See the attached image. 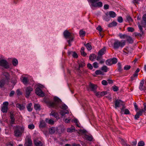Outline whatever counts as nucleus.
<instances>
[{
	"label": "nucleus",
	"instance_id": "1",
	"mask_svg": "<svg viewBox=\"0 0 146 146\" xmlns=\"http://www.w3.org/2000/svg\"><path fill=\"white\" fill-rule=\"evenodd\" d=\"M62 101L58 98L56 96L54 98V101H49L47 102V104L50 108L58 109L59 108L63 110L68 109L67 106L65 104H63L60 106Z\"/></svg>",
	"mask_w": 146,
	"mask_h": 146
},
{
	"label": "nucleus",
	"instance_id": "2",
	"mask_svg": "<svg viewBox=\"0 0 146 146\" xmlns=\"http://www.w3.org/2000/svg\"><path fill=\"white\" fill-rule=\"evenodd\" d=\"M10 80V75L8 72H4L2 75V78L0 80V88H2L5 84H8Z\"/></svg>",
	"mask_w": 146,
	"mask_h": 146
},
{
	"label": "nucleus",
	"instance_id": "3",
	"mask_svg": "<svg viewBox=\"0 0 146 146\" xmlns=\"http://www.w3.org/2000/svg\"><path fill=\"white\" fill-rule=\"evenodd\" d=\"M25 130L23 126H16L14 131V135L15 137H19L21 136Z\"/></svg>",
	"mask_w": 146,
	"mask_h": 146
},
{
	"label": "nucleus",
	"instance_id": "4",
	"mask_svg": "<svg viewBox=\"0 0 146 146\" xmlns=\"http://www.w3.org/2000/svg\"><path fill=\"white\" fill-rule=\"evenodd\" d=\"M126 41L124 40L119 41L115 40L113 43V47L115 49H118L119 48H122L125 45Z\"/></svg>",
	"mask_w": 146,
	"mask_h": 146
},
{
	"label": "nucleus",
	"instance_id": "5",
	"mask_svg": "<svg viewBox=\"0 0 146 146\" xmlns=\"http://www.w3.org/2000/svg\"><path fill=\"white\" fill-rule=\"evenodd\" d=\"M63 34L64 37L66 38H68L69 39L68 40V45L69 46H70V42L72 41L73 39V36H72V33L67 30L65 31L64 33Z\"/></svg>",
	"mask_w": 146,
	"mask_h": 146
},
{
	"label": "nucleus",
	"instance_id": "6",
	"mask_svg": "<svg viewBox=\"0 0 146 146\" xmlns=\"http://www.w3.org/2000/svg\"><path fill=\"white\" fill-rule=\"evenodd\" d=\"M99 1V0H89V1L92 3L91 7L92 9H93L94 7H101L102 6V3L101 2L96 3Z\"/></svg>",
	"mask_w": 146,
	"mask_h": 146
},
{
	"label": "nucleus",
	"instance_id": "7",
	"mask_svg": "<svg viewBox=\"0 0 146 146\" xmlns=\"http://www.w3.org/2000/svg\"><path fill=\"white\" fill-rule=\"evenodd\" d=\"M78 64L79 65V67L78 68L75 67V70L77 71V72L79 74H82V72L81 71V70L80 69V68H83L84 67L85 65V63L82 62H78Z\"/></svg>",
	"mask_w": 146,
	"mask_h": 146
},
{
	"label": "nucleus",
	"instance_id": "8",
	"mask_svg": "<svg viewBox=\"0 0 146 146\" xmlns=\"http://www.w3.org/2000/svg\"><path fill=\"white\" fill-rule=\"evenodd\" d=\"M0 66L5 68L7 69L9 68V65L7 61L5 60L2 59L0 61Z\"/></svg>",
	"mask_w": 146,
	"mask_h": 146
},
{
	"label": "nucleus",
	"instance_id": "9",
	"mask_svg": "<svg viewBox=\"0 0 146 146\" xmlns=\"http://www.w3.org/2000/svg\"><path fill=\"white\" fill-rule=\"evenodd\" d=\"M115 109L117 108L121 107V106H123L124 102L123 101L120 100H117L115 101Z\"/></svg>",
	"mask_w": 146,
	"mask_h": 146
},
{
	"label": "nucleus",
	"instance_id": "10",
	"mask_svg": "<svg viewBox=\"0 0 146 146\" xmlns=\"http://www.w3.org/2000/svg\"><path fill=\"white\" fill-rule=\"evenodd\" d=\"M33 90V88L31 86H29L27 87L25 90V96L26 98H28L29 97L31 92Z\"/></svg>",
	"mask_w": 146,
	"mask_h": 146
},
{
	"label": "nucleus",
	"instance_id": "11",
	"mask_svg": "<svg viewBox=\"0 0 146 146\" xmlns=\"http://www.w3.org/2000/svg\"><path fill=\"white\" fill-rule=\"evenodd\" d=\"M35 93L38 96L43 97L44 94L41 89L39 88H37L35 90Z\"/></svg>",
	"mask_w": 146,
	"mask_h": 146
},
{
	"label": "nucleus",
	"instance_id": "12",
	"mask_svg": "<svg viewBox=\"0 0 146 146\" xmlns=\"http://www.w3.org/2000/svg\"><path fill=\"white\" fill-rule=\"evenodd\" d=\"M89 87L91 91L94 92V93H96L97 87V85L90 83L89 85Z\"/></svg>",
	"mask_w": 146,
	"mask_h": 146
},
{
	"label": "nucleus",
	"instance_id": "13",
	"mask_svg": "<svg viewBox=\"0 0 146 146\" xmlns=\"http://www.w3.org/2000/svg\"><path fill=\"white\" fill-rule=\"evenodd\" d=\"M144 112L143 110L142 109L140 110L139 111L137 112L135 116V119H137L139 117L142 115V113Z\"/></svg>",
	"mask_w": 146,
	"mask_h": 146
},
{
	"label": "nucleus",
	"instance_id": "14",
	"mask_svg": "<svg viewBox=\"0 0 146 146\" xmlns=\"http://www.w3.org/2000/svg\"><path fill=\"white\" fill-rule=\"evenodd\" d=\"M83 138L89 141H92L93 138L92 135H88L86 134L84 135H83Z\"/></svg>",
	"mask_w": 146,
	"mask_h": 146
},
{
	"label": "nucleus",
	"instance_id": "15",
	"mask_svg": "<svg viewBox=\"0 0 146 146\" xmlns=\"http://www.w3.org/2000/svg\"><path fill=\"white\" fill-rule=\"evenodd\" d=\"M10 118L11 119V123L12 124H13L15 122V119L14 117V115L13 113L11 112L10 113Z\"/></svg>",
	"mask_w": 146,
	"mask_h": 146
},
{
	"label": "nucleus",
	"instance_id": "16",
	"mask_svg": "<svg viewBox=\"0 0 146 146\" xmlns=\"http://www.w3.org/2000/svg\"><path fill=\"white\" fill-rule=\"evenodd\" d=\"M34 143L36 146H42V144L41 142L37 139L34 140Z\"/></svg>",
	"mask_w": 146,
	"mask_h": 146
},
{
	"label": "nucleus",
	"instance_id": "17",
	"mask_svg": "<svg viewBox=\"0 0 146 146\" xmlns=\"http://www.w3.org/2000/svg\"><path fill=\"white\" fill-rule=\"evenodd\" d=\"M46 127V124L45 122L43 120L41 121L39 125L40 128L41 129H42L45 128Z\"/></svg>",
	"mask_w": 146,
	"mask_h": 146
},
{
	"label": "nucleus",
	"instance_id": "18",
	"mask_svg": "<svg viewBox=\"0 0 146 146\" xmlns=\"http://www.w3.org/2000/svg\"><path fill=\"white\" fill-rule=\"evenodd\" d=\"M32 144L31 140L30 139H28L25 144V146H32Z\"/></svg>",
	"mask_w": 146,
	"mask_h": 146
},
{
	"label": "nucleus",
	"instance_id": "19",
	"mask_svg": "<svg viewBox=\"0 0 146 146\" xmlns=\"http://www.w3.org/2000/svg\"><path fill=\"white\" fill-rule=\"evenodd\" d=\"M50 115L53 116L56 119H58L59 118L58 113L57 112H55L53 111L51 112V113H50Z\"/></svg>",
	"mask_w": 146,
	"mask_h": 146
},
{
	"label": "nucleus",
	"instance_id": "20",
	"mask_svg": "<svg viewBox=\"0 0 146 146\" xmlns=\"http://www.w3.org/2000/svg\"><path fill=\"white\" fill-rule=\"evenodd\" d=\"M106 49L105 47H104L101 49L98 52V54L99 55H102L105 52Z\"/></svg>",
	"mask_w": 146,
	"mask_h": 146
},
{
	"label": "nucleus",
	"instance_id": "21",
	"mask_svg": "<svg viewBox=\"0 0 146 146\" xmlns=\"http://www.w3.org/2000/svg\"><path fill=\"white\" fill-rule=\"evenodd\" d=\"M16 106L21 110H23L25 108V106L23 104L17 103L16 104Z\"/></svg>",
	"mask_w": 146,
	"mask_h": 146
},
{
	"label": "nucleus",
	"instance_id": "22",
	"mask_svg": "<svg viewBox=\"0 0 146 146\" xmlns=\"http://www.w3.org/2000/svg\"><path fill=\"white\" fill-rule=\"evenodd\" d=\"M32 105V104L31 103H30L27 105V108L28 111H32L33 110L31 107Z\"/></svg>",
	"mask_w": 146,
	"mask_h": 146
},
{
	"label": "nucleus",
	"instance_id": "23",
	"mask_svg": "<svg viewBox=\"0 0 146 146\" xmlns=\"http://www.w3.org/2000/svg\"><path fill=\"white\" fill-rule=\"evenodd\" d=\"M84 45L88 50H90L92 49V47L90 43H87V44H84Z\"/></svg>",
	"mask_w": 146,
	"mask_h": 146
},
{
	"label": "nucleus",
	"instance_id": "24",
	"mask_svg": "<svg viewBox=\"0 0 146 146\" xmlns=\"http://www.w3.org/2000/svg\"><path fill=\"white\" fill-rule=\"evenodd\" d=\"M101 70L104 72H106L108 70V68L106 66L104 65L102 67Z\"/></svg>",
	"mask_w": 146,
	"mask_h": 146
},
{
	"label": "nucleus",
	"instance_id": "25",
	"mask_svg": "<svg viewBox=\"0 0 146 146\" xmlns=\"http://www.w3.org/2000/svg\"><path fill=\"white\" fill-rule=\"evenodd\" d=\"M126 39L127 41L129 43H132L133 42V40L131 37L129 36H128L126 38Z\"/></svg>",
	"mask_w": 146,
	"mask_h": 146
},
{
	"label": "nucleus",
	"instance_id": "26",
	"mask_svg": "<svg viewBox=\"0 0 146 146\" xmlns=\"http://www.w3.org/2000/svg\"><path fill=\"white\" fill-rule=\"evenodd\" d=\"M60 113L62 116H63L66 114H68L69 113V112L67 110H66V111L63 110H61L60 112Z\"/></svg>",
	"mask_w": 146,
	"mask_h": 146
},
{
	"label": "nucleus",
	"instance_id": "27",
	"mask_svg": "<svg viewBox=\"0 0 146 146\" xmlns=\"http://www.w3.org/2000/svg\"><path fill=\"white\" fill-rule=\"evenodd\" d=\"M144 82L143 80H142L141 81L140 84H139V89L141 90L142 91L143 90V85L144 84Z\"/></svg>",
	"mask_w": 146,
	"mask_h": 146
},
{
	"label": "nucleus",
	"instance_id": "28",
	"mask_svg": "<svg viewBox=\"0 0 146 146\" xmlns=\"http://www.w3.org/2000/svg\"><path fill=\"white\" fill-rule=\"evenodd\" d=\"M138 75V74L134 73L133 75L131 77V80L133 81L135 80L137 78Z\"/></svg>",
	"mask_w": 146,
	"mask_h": 146
},
{
	"label": "nucleus",
	"instance_id": "29",
	"mask_svg": "<svg viewBox=\"0 0 146 146\" xmlns=\"http://www.w3.org/2000/svg\"><path fill=\"white\" fill-rule=\"evenodd\" d=\"M110 16L112 18H114L116 16V14L115 12L113 11H110L109 13Z\"/></svg>",
	"mask_w": 146,
	"mask_h": 146
},
{
	"label": "nucleus",
	"instance_id": "30",
	"mask_svg": "<svg viewBox=\"0 0 146 146\" xmlns=\"http://www.w3.org/2000/svg\"><path fill=\"white\" fill-rule=\"evenodd\" d=\"M8 110V107L3 106L2 107L1 111L3 113H7Z\"/></svg>",
	"mask_w": 146,
	"mask_h": 146
},
{
	"label": "nucleus",
	"instance_id": "31",
	"mask_svg": "<svg viewBox=\"0 0 146 146\" xmlns=\"http://www.w3.org/2000/svg\"><path fill=\"white\" fill-rule=\"evenodd\" d=\"M22 82L25 85L28 84V79L27 77H24L22 80Z\"/></svg>",
	"mask_w": 146,
	"mask_h": 146
},
{
	"label": "nucleus",
	"instance_id": "32",
	"mask_svg": "<svg viewBox=\"0 0 146 146\" xmlns=\"http://www.w3.org/2000/svg\"><path fill=\"white\" fill-rule=\"evenodd\" d=\"M96 58V56L94 54H92L89 56V59L92 61H93Z\"/></svg>",
	"mask_w": 146,
	"mask_h": 146
},
{
	"label": "nucleus",
	"instance_id": "33",
	"mask_svg": "<svg viewBox=\"0 0 146 146\" xmlns=\"http://www.w3.org/2000/svg\"><path fill=\"white\" fill-rule=\"evenodd\" d=\"M49 133L51 134L54 133L55 131V129L54 127H52L49 129Z\"/></svg>",
	"mask_w": 146,
	"mask_h": 146
},
{
	"label": "nucleus",
	"instance_id": "34",
	"mask_svg": "<svg viewBox=\"0 0 146 146\" xmlns=\"http://www.w3.org/2000/svg\"><path fill=\"white\" fill-rule=\"evenodd\" d=\"M46 122L50 124H53L54 123L53 120L51 119H48L46 118Z\"/></svg>",
	"mask_w": 146,
	"mask_h": 146
},
{
	"label": "nucleus",
	"instance_id": "35",
	"mask_svg": "<svg viewBox=\"0 0 146 146\" xmlns=\"http://www.w3.org/2000/svg\"><path fill=\"white\" fill-rule=\"evenodd\" d=\"M71 53H73L72 56L74 58H78V55L77 54V53L75 52H73L72 51L69 52H68V54H71Z\"/></svg>",
	"mask_w": 146,
	"mask_h": 146
},
{
	"label": "nucleus",
	"instance_id": "36",
	"mask_svg": "<svg viewBox=\"0 0 146 146\" xmlns=\"http://www.w3.org/2000/svg\"><path fill=\"white\" fill-rule=\"evenodd\" d=\"M117 23L116 22L113 21L112 23H110L108 25V27H111L113 26H115L117 25Z\"/></svg>",
	"mask_w": 146,
	"mask_h": 146
},
{
	"label": "nucleus",
	"instance_id": "37",
	"mask_svg": "<svg viewBox=\"0 0 146 146\" xmlns=\"http://www.w3.org/2000/svg\"><path fill=\"white\" fill-rule=\"evenodd\" d=\"M111 59L112 64H116L117 62V59L115 58H113Z\"/></svg>",
	"mask_w": 146,
	"mask_h": 146
},
{
	"label": "nucleus",
	"instance_id": "38",
	"mask_svg": "<svg viewBox=\"0 0 146 146\" xmlns=\"http://www.w3.org/2000/svg\"><path fill=\"white\" fill-rule=\"evenodd\" d=\"M12 63L14 66H16L18 64L17 60L16 58L14 59L12 61Z\"/></svg>",
	"mask_w": 146,
	"mask_h": 146
},
{
	"label": "nucleus",
	"instance_id": "39",
	"mask_svg": "<svg viewBox=\"0 0 146 146\" xmlns=\"http://www.w3.org/2000/svg\"><path fill=\"white\" fill-rule=\"evenodd\" d=\"M40 106L38 104H35L34 105V108L35 109L37 110H39L40 108Z\"/></svg>",
	"mask_w": 146,
	"mask_h": 146
},
{
	"label": "nucleus",
	"instance_id": "40",
	"mask_svg": "<svg viewBox=\"0 0 146 146\" xmlns=\"http://www.w3.org/2000/svg\"><path fill=\"white\" fill-rule=\"evenodd\" d=\"M106 64L108 66H110L112 64L111 59L107 60L106 61Z\"/></svg>",
	"mask_w": 146,
	"mask_h": 146
},
{
	"label": "nucleus",
	"instance_id": "41",
	"mask_svg": "<svg viewBox=\"0 0 146 146\" xmlns=\"http://www.w3.org/2000/svg\"><path fill=\"white\" fill-rule=\"evenodd\" d=\"M118 65V70L119 72H121L122 70V69L121 65L120 63H118L117 64Z\"/></svg>",
	"mask_w": 146,
	"mask_h": 146
},
{
	"label": "nucleus",
	"instance_id": "42",
	"mask_svg": "<svg viewBox=\"0 0 146 146\" xmlns=\"http://www.w3.org/2000/svg\"><path fill=\"white\" fill-rule=\"evenodd\" d=\"M126 20L129 23H130L132 21V19L129 16H127L126 17Z\"/></svg>",
	"mask_w": 146,
	"mask_h": 146
},
{
	"label": "nucleus",
	"instance_id": "43",
	"mask_svg": "<svg viewBox=\"0 0 146 146\" xmlns=\"http://www.w3.org/2000/svg\"><path fill=\"white\" fill-rule=\"evenodd\" d=\"M86 32L82 30H81L79 32V34L80 36H85Z\"/></svg>",
	"mask_w": 146,
	"mask_h": 146
},
{
	"label": "nucleus",
	"instance_id": "44",
	"mask_svg": "<svg viewBox=\"0 0 146 146\" xmlns=\"http://www.w3.org/2000/svg\"><path fill=\"white\" fill-rule=\"evenodd\" d=\"M143 34L144 33H134V35L135 36L141 37Z\"/></svg>",
	"mask_w": 146,
	"mask_h": 146
},
{
	"label": "nucleus",
	"instance_id": "45",
	"mask_svg": "<svg viewBox=\"0 0 146 146\" xmlns=\"http://www.w3.org/2000/svg\"><path fill=\"white\" fill-rule=\"evenodd\" d=\"M74 122L76 123V125L78 127H80L79 125L80 123H79L78 121L76 119H74Z\"/></svg>",
	"mask_w": 146,
	"mask_h": 146
},
{
	"label": "nucleus",
	"instance_id": "46",
	"mask_svg": "<svg viewBox=\"0 0 146 146\" xmlns=\"http://www.w3.org/2000/svg\"><path fill=\"white\" fill-rule=\"evenodd\" d=\"M128 36L124 34L123 35L121 34H120L119 35V36L120 37V38L122 39H125Z\"/></svg>",
	"mask_w": 146,
	"mask_h": 146
},
{
	"label": "nucleus",
	"instance_id": "47",
	"mask_svg": "<svg viewBox=\"0 0 146 146\" xmlns=\"http://www.w3.org/2000/svg\"><path fill=\"white\" fill-rule=\"evenodd\" d=\"M127 29L129 32H133L135 31L134 29L132 27H128Z\"/></svg>",
	"mask_w": 146,
	"mask_h": 146
},
{
	"label": "nucleus",
	"instance_id": "48",
	"mask_svg": "<svg viewBox=\"0 0 146 146\" xmlns=\"http://www.w3.org/2000/svg\"><path fill=\"white\" fill-rule=\"evenodd\" d=\"M35 127V126L33 124H31L28 125V128L31 129H33Z\"/></svg>",
	"mask_w": 146,
	"mask_h": 146
},
{
	"label": "nucleus",
	"instance_id": "49",
	"mask_svg": "<svg viewBox=\"0 0 146 146\" xmlns=\"http://www.w3.org/2000/svg\"><path fill=\"white\" fill-rule=\"evenodd\" d=\"M86 132H87V131L86 130H85L84 129H80L79 130L78 133H86Z\"/></svg>",
	"mask_w": 146,
	"mask_h": 146
},
{
	"label": "nucleus",
	"instance_id": "50",
	"mask_svg": "<svg viewBox=\"0 0 146 146\" xmlns=\"http://www.w3.org/2000/svg\"><path fill=\"white\" fill-rule=\"evenodd\" d=\"M112 88L113 90L115 92L119 90L118 87L115 86H113Z\"/></svg>",
	"mask_w": 146,
	"mask_h": 146
},
{
	"label": "nucleus",
	"instance_id": "51",
	"mask_svg": "<svg viewBox=\"0 0 146 146\" xmlns=\"http://www.w3.org/2000/svg\"><path fill=\"white\" fill-rule=\"evenodd\" d=\"M95 73L97 75L102 74V71L100 70H96L95 72Z\"/></svg>",
	"mask_w": 146,
	"mask_h": 146
},
{
	"label": "nucleus",
	"instance_id": "52",
	"mask_svg": "<svg viewBox=\"0 0 146 146\" xmlns=\"http://www.w3.org/2000/svg\"><path fill=\"white\" fill-rule=\"evenodd\" d=\"M144 145L145 143L143 141H140L138 144V146H143Z\"/></svg>",
	"mask_w": 146,
	"mask_h": 146
},
{
	"label": "nucleus",
	"instance_id": "53",
	"mask_svg": "<svg viewBox=\"0 0 146 146\" xmlns=\"http://www.w3.org/2000/svg\"><path fill=\"white\" fill-rule=\"evenodd\" d=\"M100 94L101 95V97H102L104 96L105 95H106L107 94V91H103L102 92H100Z\"/></svg>",
	"mask_w": 146,
	"mask_h": 146
},
{
	"label": "nucleus",
	"instance_id": "54",
	"mask_svg": "<svg viewBox=\"0 0 146 146\" xmlns=\"http://www.w3.org/2000/svg\"><path fill=\"white\" fill-rule=\"evenodd\" d=\"M87 67L90 70H92L93 68V66H92V65L90 64V63H88L87 65Z\"/></svg>",
	"mask_w": 146,
	"mask_h": 146
},
{
	"label": "nucleus",
	"instance_id": "55",
	"mask_svg": "<svg viewBox=\"0 0 146 146\" xmlns=\"http://www.w3.org/2000/svg\"><path fill=\"white\" fill-rule=\"evenodd\" d=\"M93 66L94 68H96L98 67V63L96 62H94L93 64Z\"/></svg>",
	"mask_w": 146,
	"mask_h": 146
},
{
	"label": "nucleus",
	"instance_id": "56",
	"mask_svg": "<svg viewBox=\"0 0 146 146\" xmlns=\"http://www.w3.org/2000/svg\"><path fill=\"white\" fill-rule=\"evenodd\" d=\"M130 68L131 66L130 65H127L124 67V69L125 70H128Z\"/></svg>",
	"mask_w": 146,
	"mask_h": 146
},
{
	"label": "nucleus",
	"instance_id": "57",
	"mask_svg": "<svg viewBox=\"0 0 146 146\" xmlns=\"http://www.w3.org/2000/svg\"><path fill=\"white\" fill-rule=\"evenodd\" d=\"M117 20L119 22L121 23L123 21V20L122 17H119L118 18Z\"/></svg>",
	"mask_w": 146,
	"mask_h": 146
},
{
	"label": "nucleus",
	"instance_id": "58",
	"mask_svg": "<svg viewBox=\"0 0 146 146\" xmlns=\"http://www.w3.org/2000/svg\"><path fill=\"white\" fill-rule=\"evenodd\" d=\"M143 19L145 23V25H146V14H145L143 16Z\"/></svg>",
	"mask_w": 146,
	"mask_h": 146
},
{
	"label": "nucleus",
	"instance_id": "59",
	"mask_svg": "<svg viewBox=\"0 0 146 146\" xmlns=\"http://www.w3.org/2000/svg\"><path fill=\"white\" fill-rule=\"evenodd\" d=\"M138 27L141 33H144V32L143 30V28L142 26L140 25H138Z\"/></svg>",
	"mask_w": 146,
	"mask_h": 146
},
{
	"label": "nucleus",
	"instance_id": "60",
	"mask_svg": "<svg viewBox=\"0 0 146 146\" xmlns=\"http://www.w3.org/2000/svg\"><path fill=\"white\" fill-rule=\"evenodd\" d=\"M95 93V95L98 97L100 98L101 97L100 92H97L96 91V93Z\"/></svg>",
	"mask_w": 146,
	"mask_h": 146
},
{
	"label": "nucleus",
	"instance_id": "61",
	"mask_svg": "<svg viewBox=\"0 0 146 146\" xmlns=\"http://www.w3.org/2000/svg\"><path fill=\"white\" fill-rule=\"evenodd\" d=\"M102 84L104 85H107L108 84V83L107 81L105 80H103L102 82Z\"/></svg>",
	"mask_w": 146,
	"mask_h": 146
},
{
	"label": "nucleus",
	"instance_id": "62",
	"mask_svg": "<svg viewBox=\"0 0 146 146\" xmlns=\"http://www.w3.org/2000/svg\"><path fill=\"white\" fill-rule=\"evenodd\" d=\"M106 16H105L104 18V19L106 21H108L110 19V17H108V15L107 13L106 14Z\"/></svg>",
	"mask_w": 146,
	"mask_h": 146
},
{
	"label": "nucleus",
	"instance_id": "63",
	"mask_svg": "<svg viewBox=\"0 0 146 146\" xmlns=\"http://www.w3.org/2000/svg\"><path fill=\"white\" fill-rule=\"evenodd\" d=\"M15 93V92L13 90L11 91L10 92L9 94V96L10 97H11L13 96L14 94Z\"/></svg>",
	"mask_w": 146,
	"mask_h": 146
},
{
	"label": "nucleus",
	"instance_id": "64",
	"mask_svg": "<svg viewBox=\"0 0 146 146\" xmlns=\"http://www.w3.org/2000/svg\"><path fill=\"white\" fill-rule=\"evenodd\" d=\"M124 113L125 114H129L130 113L129 110L127 109H125L124 111Z\"/></svg>",
	"mask_w": 146,
	"mask_h": 146
}]
</instances>
